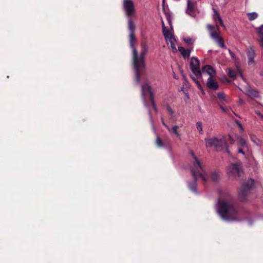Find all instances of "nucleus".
<instances>
[{
	"mask_svg": "<svg viewBox=\"0 0 263 263\" xmlns=\"http://www.w3.org/2000/svg\"><path fill=\"white\" fill-rule=\"evenodd\" d=\"M190 154L193 158V165L191 167V171L193 177V180L189 183V187L192 192H197V178L200 177L204 182H206L207 179L203 174L204 170L201 162L196 157L193 151H191Z\"/></svg>",
	"mask_w": 263,
	"mask_h": 263,
	"instance_id": "nucleus-1",
	"label": "nucleus"
},
{
	"mask_svg": "<svg viewBox=\"0 0 263 263\" xmlns=\"http://www.w3.org/2000/svg\"><path fill=\"white\" fill-rule=\"evenodd\" d=\"M147 51L148 50L142 49L139 56L136 48L133 50V64L135 71L136 81L137 84L140 83L141 76L145 72V55Z\"/></svg>",
	"mask_w": 263,
	"mask_h": 263,
	"instance_id": "nucleus-2",
	"label": "nucleus"
},
{
	"mask_svg": "<svg viewBox=\"0 0 263 263\" xmlns=\"http://www.w3.org/2000/svg\"><path fill=\"white\" fill-rule=\"evenodd\" d=\"M218 212L221 218L224 220H237V210L233 203L225 200H219Z\"/></svg>",
	"mask_w": 263,
	"mask_h": 263,
	"instance_id": "nucleus-3",
	"label": "nucleus"
},
{
	"mask_svg": "<svg viewBox=\"0 0 263 263\" xmlns=\"http://www.w3.org/2000/svg\"><path fill=\"white\" fill-rule=\"evenodd\" d=\"M147 94L149 95V101L155 111L157 113L158 109L155 102L154 94L152 91V88L147 83H145L141 86V96L145 106H147L146 102V96Z\"/></svg>",
	"mask_w": 263,
	"mask_h": 263,
	"instance_id": "nucleus-4",
	"label": "nucleus"
},
{
	"mask_svg": "<svg viewBox=\"0 0 263 263\" xmlns=\"http://www.w3.org/2000/svg\"><path fill=\"white\" fill-rule=\"evenodd\" d=\"M206 146L207 147L214 146L217 151H221L226 149L227 152L228 153H229L226 141L224 138L218 139L214 137L208 139L206 141Z\"/></svg>",
	"mask_w": 263,
	"mask_h": 263,
	"instance_id": "nucleus-5",
	"label": "nucleus"
},
{
	"mask_svg": "<svg viewBox=\"0 0 263 263\" xmlns=\"http://www.w3.org/2000/svg\"><path fill=\"white\" fill-rule=\"evenodd\" d=\"M254 184V180L250 179L242 185L239 193V198L242 202L247 201V196L250 190Z\"/></svg>",
	"mask_w": 263,
	"mask_h": 263,
	"instance_id": "nucleus-6",
	"label": "nucleus"
},
{
	"mask_svg": "<svg viewBox=\"0 0 263 263\" xmlns=\"http://www.w3.org/2000/svg\"><path fill=\"white\" fill-rule=\"evenodd\" d=\"M190 68L194 74L198 78H202V72L200 69V62L198 58L193 57L191 59Z\"/></svg>",
	"mask_w": 263,
	"mask_h": 263,
	"instance_id": "nucleus-7",
	"label": "nucleus"
},
{
	"mask_svg": "<svg viewBox=\"0 0 263 263\" xmlns=\"http://www.w3.org/2000/svg\"><path fill=\"white\" fill-rule=\"evenodd\" d=\"M123 6L125 11L126 15L128 19H132V17L135 12L134 3L132 0H123Z\"/></svg>",
	"mask_w": 263,
	"mask_h": 263,
	"instance_id": "nucleus-8",
	"label": "nucleus"
},
{
	"mask_svg": "<svg viewBox=\"0 0 263 263\" xmlns=\"http://www.w3.org/2000/svg\"><path fill=\"white\" fill-rule=\"evenodd\" d=\"M128 29L130 32L129 35L130 46L134 50V48H135L134 42H136V38L135 35L136 27L132 19H128Z\"/></svg>",
	"mask_w": 263,
	"mask_h": 263,
	"instance_id": "nucleus-9",
	"label": "nucleus"
},
{
	"mask_svg": "<svg viewBox=\"0 0 263 263\" xmlns=\"http://www.w3.org/2000/svg\"><path fill=\"white\" fill-rule=\"evenodd\" d=\"M241 172V165L238 163L232 164L228 168V173L230 175H237L240 176Z\"/></svg>",
	"mask_w": 263,
	"mask_h": 263,
	"instance_id": "nucleus-10",
	"label": "nucleus"
},
{
	"mask_svg": "<svg viewBox=\"0 0 263 263\" xmlns=\"http://www.w3.org/2000/svg\"><path fill=\"white\" fill-rule=\"evenodd\" d=\"M196 6V3L191 2L190 0H188L186 13L193 17H195L196 16L195 13Z\"/></svg>",
	"mask_w": 263,
	"mask_h": 263,
	"instance_id": "nucleus-11",
	"label": "nucleus"
},
{
	"mask_svg": "<svg viewBox=\"0 0 263 263\" xmlns=\"http://www.w3.org/2000/svg\"><path fill=\"white\" fill-rule=\"evenodd\" d=\"M206 86L211 90H216L218 89L219 85L213 77H210L207 80Z\"/></svg>",
	"mask_w": 263,
	"mask_h": 263,
	"instance_id": "nucleus-12",
	"label": "nucleus"
},
{
	"mask_svg": "<svg viewBox=\"0 0 263 263\" xmlns=\"http://www.w3.org/2000/svg\"><path fill=\"white\" fill-rule=\"evenodd\" d=\"M155 143L159 147H165L170 148L171 147L170 142L168 140H165L163 141L158 136L157 137Z\"/></svg>",
	"mask_w": 263,
	"mask_h": 263,
	"instance_id": "nucleus-13",
	"label": "nucleus"
},
{
	"mask_svg": "<svg viewBox=\"0 0 263 263\" xmlns=\"http://www.w3.org/2000/svg\"><path fill=\"white\" fill-rule=\"evenodd\" d=\"M203 73H207L210 77H214L215 76L216 72L214 69L210 65H206L202 68Z\"/></svg>",
	"mask_w": 263,
	"mask_h": 263,
	"instance_id": "nucleus-14",
	"label": "nucleus"
},
{
	"mask_svg": "<svg viewBox=\"0 0 263 263\" xmlns=\"http://www.w3.org/2000/svg\"><path fill=\"white\" fill-rule=\"evenodd\" d=\"M213 11H214V15H213V19L214 20V21L215 22H216L217 20L218 21L219 23V25L225 28V26L224 25L222 19L221 17V16H220L218 12L215 9H214V8H213Z\"/></svg>",
	"mask_w": 263,
	"mask_h": 263,
	"instance_id": "nucleus-15",
	"label": "nucleus"
},
{
	"mask_svg": "<svg viewBox=\"0 0 263 263\" xmlns=\"http://www.w3.org/2000/svg\"><path fill=\"white\" fill-rule=\"evenodd\" d=\"M255 53L254 50L251 49L248 52V64L251 65L254 64V59L255 58Z\"/></svg>",
	"mask_w": 263,
	"mask_h": 263,
	"instance_id": "nucleus-16",
	"label": "nucleus"
},
{
	"mask_svg": "<svg viewBox=\"0 0 263 263\" xmlns=\"http://www.w3.org/2000/svg\"><path fill=\"white\" fill-rule=\"evenodd\" d=\"M162 32L163 33V35L166 40L168 39H171L172 37V35L169 30L166 29L163 22H162Z\"/></svg>",
	"mask_w": 263,
	"mask_h": 263,
	"instance_id": "nucleus-17",
	"label": "nucleus"
},
{
	"mask_svg": "<svg viewBox=\"0 0 263 263\" xmlns=\"http://www.w3.org/2000/svg\"><path fill=\"white\" fill-rule=\"evenodd\" d=\"M246 91V95L249 97H257L258 95V92L255 89L247 88Z\"/></svg>",
	"mask_w": 263,
	"mask_h": 263,
	"instance_id": "nucleus-18",
	"label": "nucleus"
},
{
	"mask_svg": "<svg viewBox=\"0 0 263 263\" xmlns=\"http://www.w3.org/2000/svg\"><path fill=\"white\" fill-rule=\"evenodd\" d=\"M178 50L181 53L182 57L185 59L187 58L190 55V50L187 51L184 47H179Z\"/></svg>",
	"mask_w": 263,
	"mask_h": 263,
	"instance_id": "nucleus-19",
	"label": "nucleus"
},
{
	"mask_svg": "<svg viewBox=\"0 0 263 263\" xmlns=\"http://www.w3.org/2000/svg\"><path fill=\"white\" fill-rule=\"evenodd\" d=\"M220 172L213 171L211 173V179L214 182H217L220 179Z\"/></svg>",
	"mask_w": 263,
	"mask_h": 263,
	"instance_id": "nucleus-20",
	"label": "nucleus"
},
{
	"mask_svg": "<svg viewBox=\"0 0 263 263\" xmlns=\"http://www.w3.org/2000/svg\"><path fill=\"white\" fill-rule=\"evenodd\" d=\"M248 19L250 21H253L258 17V14L255 12L247 13Z\"/></svg>",
	"mask_w": 263,
	"mask_h": 263,
	"instance_id": "nucleus-21",
	"label": "nucleus"
},
{
	"mask_svg": "<svg viewBox=\"0 0 263 263\" xmlns=\"http://www.w3.org/2000/svg\"><path fill=\"white\" fill-rule=\"evenodd\" d=\"M257 33L260 36V40L261 42V46L263 47V25H261L257 28Z\"/></svg>",
	"mask_w": 263,
	"mask_h": 263,
	"instance_id": "nucleus-22",
	"label": "nucleus"
},
{
	"mask_svg": "<svg viewBox=\"0 0 263 263\" xmlns=\"http://www.w3.org/2000/svg\"><path fill=\"white\" fill-rule=\"evenodd\" d=\"M215 41L221 48H223L225 47L224 41L221 37L220 36L219 38L215 40Z\"/></svg>",
	"mask_w": 263,
	"mask_h": 263,
	"instance_id": "nucleus-23",
	"label": "nucleus"
},
{
	"mask_svg": "<svg viewBox=\"0 0 263 263\" xmlns=\"http://www.w3.org/2000/svg\"><path fill=\"white\" fill-rule=\"evenodd\" d=\"M238 144L239 147H243L247 145L246 141L244 139L240 137L238 138Z\"/></svg>",
	"mask_w": 263,
	"mask_h": 263,
	"instance_id": "nucleus-24",
	"label": "nucleus"
},
{
	"mask_svg": "<svg viewBox=\"0 0 263 263\" xmlns=\"http://www.w3.org/2000/svg\"><path fill=\"white\" fill-rule=\"evenodd\" d=\"M163 11H164L165 14V17H166V18L168 22V23L170 25H171V23H172V22H171V14L169 13H167V12H165V8L164 7L163 8Z\"/></svg>",
	"mask_w": 263,
	"mask_h": 263,
	"instance_id": "nucleus-25",
	"label": "nucleus"
},
{
	"mask_svg": "<svg viewBox=\"0 0 263 263\" xmlns=\"http://www.w3.org/2000/svg\"><path fill=\"white\" fill-rule=\"evenodd\" d=\"M217 97L220 101H224L226 100V96L223 92H218L217 93Z\"/></svg>",
	"mask_w": 263,
	"mask_h": 263,
	"instance_id": "nucleus-26",
	"label": "nucleus"
},
{
	"mask_svg": "<svg viewBox=\"0 0 263 263\" xmlns=\"http://www.w3.org/2000/svg\"><path fill=\"white\" fill-rule=\"evenodd\" d=\"M179 128V126L177 125H174L172 128V132L176 135L177 137L180 136V134H179L178 132V129Z\"/></svg>",
	"mask_w": 263,
	"mask_h": 263,
	"instance_id": "nucleus-27",
	"label": "nucleus"
},
{
	"mask_svg": "<svg viewBox=\"0 0 263 263\" xmlns=\"http://www.w3.org/2000/svg\"><path fill=\"white\" fill-rule=\"evenodd\" d=\"M228 75L230 78L235 79L236 77V72L232 69H229Z\"/></svg>",
	"mask_w": 263,
	"mask_h": 263,
	"instance_id": "nucleus-28",
	"label": "nucleus"
},
{
	"mask_svg": "<svg viewBox=\"0 0 263 263\" xmlns=\"http://www.w3.org/2000/svg\"><path fill=\"white\" fill-rule=\"evenodd\" d=\"M211 36L215 40H216L217 39H218L220 37L219 35H218V33L216 31H213V32H211Z\"/></svg>",
	"mask_w": 263,
	"mask_h": 263,
	"instance_id": "nucleus-29",
	"label": "nucleus"
},
{
	"mask_svg": "<svg viewBox=\"0 0 263 263\" xmlns=\"http://www.w3.org/2000/svg\"><path fill=\"white\" fill-rule=\"evenodd\" d=\"M141 46L142 48V49L148 50V45L146 41H142L141 43Z\"/></svg>",
	"mask_w": 263,
	"mask_h": 263,
	"instance_id": "nucleus-30",
	"label": "nucleus"
},
{
	"mask_svg": "<svg viewBox=\"0 0 263 263\" xmlns=\"http://www.w3.org/2000/svg\"><path fill=\"white\" fill-rule=\"evenodd\" d=\"M166 109H167V112L169 113V114L170 115L172 116L173 115L174 111L173 110V109L171 108V107L169 105H167L166 106Z\"/></svg>",
	"mask_w": 263,
	"mask_h": 263,
	"instance_id": "nucleus-31",
	"label": "nucleus"
},
{
	"mask_svg": "<svg viewBox=\"0 0 263 263\" xmlns=\"http://www.w3.org/2000/svg\"><path fill=\"white\" fill-rule=\"evenodd\" d=\"M197 129L200 132L202 130V123L200 122L197 123Z\"/></svg>",
	"mask_w": 263,
	"mask_h": 263,
	"instance_id": "nucleus-32",
	"label": "nucleus"
},
{
	"mask_svg": "<svg viewBox=\"0 0 263 263\" xmlns=\"http://www.w3.org/2000/svg\"><path fill=\"white\" fill-rule=\"evenodd\" d=\"M161 122L162 123V124L167 128V129L168 130V131H171V128H170V127L164 122V120H163V118L162 117H161Z\"/></svg>",
	"mask_w": 263,
	"mask_h": 263,
	"instance_id": "nucleus-33",
	"label": "nucleus"
},
{
	"mask_svg": "<svg viewBox=\"0 0 263 263\" xmlns=\"http://www.w3.org/2000/svg\"><path fill=\"white\" fill-rule=\"evenodd\" d=\"M196 83V85H197V87H198L200 90H201V91H203V89H202V86H201V85L200 83L199 82V81H198L196 82V83Z\"/></svg>",
	"mask_w": 263,
	"mask_h": 263,
	"instance_id": "nucleus-34",
	"label": "nucleus"
},
{
	"mask_svg": "<svg viewBox=\"0 0 263 263\" xmlns=\"http://www.w3.org/2000/svg\"><path fill=\"white\" fill-rule=\"evenodd\" d=\"M219 107L224 112H226L228 111V109L227 108L224 107L221 104H219Z\"/></svg>",
	"mask_w": 263,
	"mask_h": 263,
	"instance_id": "nucleus-35",
	"label": "nucleus"
},
{
	"mask_svg": "<svg viewBox=\"0 0 263 263\" xmlns=\"http://www.w3.org/2000/svg\"><path fill=\"white\" fill-rule=\"evenodd\" d=\"M207 28L209 30H213L215 29V26L211 25H208Z\"/></svg>",
	"mask_w": 263,
	"mask_h": 263,
	"instance_id": "nucleus-36",
	"label": "nucleus"
},
{
	"mask_svg": "<svg viewBox=\"0 0 263 263\" xmlns=\"http://www.w3.org/2000/svg\"><path fill=\"white\" fill-rule=\"evenodd\" d=\"M238 153H241V154H242L243 155H245V153L243 151L242 147H239V148H238Z\"/></svg>",
	"mask_w": 263,
	"mask_h": 263,
	"instance_id": "nucleus-37",
	"label": "nucleus"
},
{
	"mask_svg": "<svg viewBox=\"0 0 263 263\" xmlns=\"http://www.w3.org/2000/svg\"><path fill=\"white\" fill-rule=\"evenodd\" d=\"M184 42L185 43H186L187 44H190L192 43V40L191 39H190V38L185 39H184Z\"/></svg>",
	"mask_w": 263,
	"mask_h": 263,
	"instance_id": "nucleus-38",
	"label": "nucleus"
},
{
	"mask_svg": "<svg viewBox=\"0 0 263 263\" xmlns=\"http://www.w3.org/2000/svg\"><path fill=\"white\" fill-rule=\"evenodd\" d=\"M191 79L193 80V81L196 83V82L198 81V80H197L198 78L197 77V78H195V77L193 76H191Z\"/></svg>",
	"mask_w": 263,
	"mask_h": 263,
	"instance_id": "nucleus-39",
	"label": "nucleus"
},
{
	"mask_svg": "<svg viewBox=\"0 0 263 263\" xmlns=\"http://www.w3.org/2000/svg\"><path fill=\"white\" fill-rule=\"evenodd\" d=\"M229 52L231 56V57L233 59H235V54L234 53L230 50H229Z\"/></svg>",
	"mask_w": 263,
	"mask_h": 263,
	"instance_id": "nucleus-40",
	"label": "nucleus"
},
{
	"mask_svg": "<svg viewBox=\"0 0 263 263\" xmlns=\"http://www.w3.org/2000/svg\"><path fill=\"white\" fill-rule=\"evenodd\" d=\"M170 42H171V46L172 48L173 49H176V47H175L174 43H173L172 41H171Z\"/></svg>",
	"mask_w": 263,
	"mask_h": 263,
	"instance_id": "nucleus-41",
	"label": "nucleus"
},
{
	"mask_svg": "<svg viewBox=\"0 0 263 263\" xmlns=\"http://www.w3.org/2000/svg\"><path fill=\"white\" fill-rule=\"evenodd\" d=\"M148 114H149L151 120H152V112H151V111L149 109L148 110Z\"/></svg>",
	"mask_w": 263,
	"mask_h": 263,
	"instance_id": "nucleus-42",
	"label": "nucleus"
},
{
	"mask_svg": "<svg viewBox=\"0 0 263 263\" xmlns=\"http://www.w3.org/2000/svg\"><path fill=\"white\" fill-rule=\"evenodd\" d=\"M229 138H230V139L231 140L232 143L234 142V140H233V139H232V137H231L230 135H229Z\"/></svg>",
	"mask_w": 263,
	"mask_h": 263,
	"instance_id": "nucleus-43",
	"label": "nucleus"
},
{
	"mask_svg": "<svg viewBox=\"0 0 263 263\" xmlns=\"http://www.w3.org/2000/svg\"><path fill=\"white\" fill-rule=\"evenodd\" d=\"M216 28H217V29L218 30L219 29V26L217 25V24L216 23Z\"/></svg>",
	"mask_w": 263,
	"mask_h": 263,
	"instance_id": "nucleus-44",
	"label": "nucleus"
},
{
	"mask_svg": "<svg viewBox=\"0 0 263 263\" xmlns=\"http://www.w3.org/2000/svg\"><path fill=\"white\" fill-rule=\"evenodd\" d=\"M261 74L263 76V72L261 73Z\"/></svg>",
	"mask_w": 263,
	"mask_h": 263,
	"instance_id": "nucleus-45",
	"label": "nucleus"
}]
</instances>
